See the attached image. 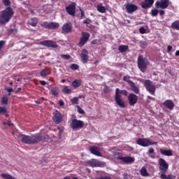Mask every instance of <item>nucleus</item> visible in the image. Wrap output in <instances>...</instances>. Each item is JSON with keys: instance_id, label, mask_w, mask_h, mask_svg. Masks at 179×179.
Returning a JSON list of instances; mask_svg holds the SVG:
<instances>
[{"instance_id": "34", "label": "nucleus", "mask_w": 179, "mask_h": 179, "mask_svg": "<svg viewBox=\"0 0 179 179\" xmlns=\"http://www.w3.org/2000/svg\"><path fill=\"white\" fill-rule=\"evenodd\" d=\"M51 92L54 96H57V94H58L59 90L57 87H52Z\"/></svg>"}, {"instance_id": "43", "label": "nucleus", "mask_w": 179, "mask_h": 179, "mask_svg": "<svg viewBox=\"0 0 179 179\" xmlns=\"http://www.w3.org/2000/svg\"><path fill=\"white\" fill-rule=\"evenodd\" d=\"M139 31L141 34H145V33H146V29H145V27H141L139 29Z\"/></svg>"}, {"instance_id": "28", "label": "nucleus", "mask_w": 179, "mask_h": 179, "mask_svg": "<svg viewBox=\"0 0 179 179\" xmlns=\"http://www.w3.org/2000/svg\"><path fill=\"white\" fill-rule=\"evenodd\" d=\"M96 9L100 13H106V7L103 6L101 4L98 5Z\"/></svg>"}, {"instance_id": "24", "label": "nucleus", "mask_w": 179, "mask_h": 179, "mask_svg": "<svg viewBox=\"0 0 179 179\" xmlns=\"http://www.w3.org/2000/svg\"><path fill=\"white\" fill-rule=\"evenodd\" d=\"M159 152L161 154H162L164 156H173V151L171 150H163L160 149Z\"/></svg>"}, {"instance_id": "32", "label": "nucleus", "mask_w": 179, "mask_h": 179, "mask_svg": "<svg viewBox=\"0 0 179 179\" xmlns=\"http://www.w3.org/2000/svg\"><path fill=\"white\" fill-rule=\"evenodd\" d=\"M172 28L175 30H179V21H175L171 24Z\"/></svg>"}, {"instance_id": "9", "label": "nucleus", "mask_w": 179, "mask_h": 179, "mask_svg": "<svg viewBox=\"0 0 179 179\" xmlns=\"http://www.w3.org/2000/svg\"><path fill=\"white\" fill-rule=\"evenodd\" d=\"M159 171L161 173H166L169 170V164L163 158H160L158 161Z\"/></svg>"}, {"instance_id": "18", "label": "nucleus", "mask_w": 179, "mask_h": 179, "mask_svg": "<svg viewBox=\"0 0 179 179\" xmlns=\"http://www.w3.org/2000/svg\"><path fill=\"white\" fill-rule=\"evenodd\" d=\"M53 121L55 124H59L62 121V115L58 111L54 113Z\"/></svg>"}, {"instance_id": "13", "label": "nucleus", "mask_w": 179, "mask_h": 179, "mask_svg": "<svg viewBox=\"0 0 179 179\" xmlns=\"http://www.w3.org/2000/svg\"><path fill=\"white\" fill-rule=\"evenodd\" d=\"M80 58L83 64H87V61H89V52L86 49H83L81 51Z\"/></svg>"}, {"instance_id": "5", "label": "nucleus", "mask_w": 179, "mask_h": 179, "mask_svg": "<svg viewBox=\"0 0 179 179\" xmlns=\"http://www.w3.org/2000/svg\"><path fill=\"white\" fill-rule=\"evenodd\" d=\"M70 127L73 131H79V129H82L85 127V122L77 119H72Z\"/></svg>"}, {"instance_id": "63", "label": "nucleus", "mask_w": 179, "mask_h": 179, "mask_svg": "<svg viewBox=\"0 0 179 179\" xmlns=\"http://www.w3.org/2000/svg\"><path fill=\"white\" fill-rule=\"evenodd\" d=\"M65 82V80H62V83H64Z\"/></svg>"}, {"instance_id": "49", "label": "nucleus", "mask_w": 179, "mask_h": 179, "mask_svg": "<svg viewBox=\"0 0 179 179\" xmlns=\"http://www.w3.org/2000/svg\"><path fill=\"white\" fill-rule=\"evenodd\" d=\"M92 22V20L87 19L84 21V24H90V23Z\"/></svg>"}, {"instance_id": "22", "label": "nucleus", "mask_w": 179, "mask_h": 179, "mask_svg": "<svg viewBox=\"0 0 179 179\" xmlns=\"http://www.w3.org/2000/svg\"><path fill=\"white\" fill-rule=\"evenodd\" d=\"M164 106L166 107V108H169V110H173V108H174V103H173V101L171 100H166L164 103Z\"/></svg>"}, {"instance_id": "8", "label": "nucleus", "mask_w": 179, "mask_h": 179, "mask_svg": "<svg viewBox=\"0 0 179 179\" xmlns=\"http://www.w3.org/2000/svg\"><path fill=\"white\" fill-rule=\"evenodd\" d=\"M145 87L146 90L150 93V94H155V92H156V87L153 84V83L149 80H147L144 83Z\"/></svg>"}, {"instance_id": "11", "label": "nucleus", "mask_w": 179, "mask_h": 179, "mask_svg": "<svg viewBox=\"0 0 179 179\" xmlns=\"http://www.w3.org/2000/svg\"><path fill=\"white\" fill-rule=\"evenodd\" d=\"M169 0H160V1L155 3V6L157 8H161V9H166V8H169Z\"/></svg>"}, {"instance_id": "37", "label": "nucleus", "mask_w": 179, "mask_h": 179, "mask_svg": "<svg viewBox=\"0 0 179 179\" xmlns=\"http://www.w3.org/2000/svg\"><path fill=\"white\" fill-rule=\"evenodd\" d=\"M71 69H73V71H76V70L79 69V66L78 64H73L71 66Z\"/></svg>"}, {"instance_id": "27", "label": "nucleus", "mask_w": 179, "mask_h": 179, "mask_svg": "<svg viewBox=\"0 0 179 179\" xmlns=\"http://www.w3.org/2000/svg\"><path fill=\"white\" fill-rule=\"evenodd\" d=\"M141 174L143 177H148L149 176V173H148V170L146 169L145 167H143L141 169Z\"/></svg>"}, {"instance_id": "1", "label": "nucleus", "mask_w": 179, "mask_h": 179, "mask_svg": "<svg viewBox=\"0 0 179 179\" xmlns=\"http://www.w3.org/2000/svg\"><path fill=\"white\" fill-rule=\"evenodd\" d=\"M20 141H22L23 143H27V145H34L35 143H38V142L45 141L48 139V136L46 135L45 137L40 134H35L31 136H26L21 134L19 136Z\"/></svg>"}, {"instance_id": "33", "label": "nucleus", "mask_w": 179, "mask_h": 179, "mask_svg": "<svg viewBox=\"0 0 179 179\" xmlns=\"http://www.w3.org/2000/svg\"><path fill=\"white\" fill-rule=\"evenodd\" d=\"M71 92H72V90L66 86L63 89V93H66V94H70Z\"/></svg>"}, {"instance_id": "40", "label": "nucleus", "mask_w": 179, "mask_h": 179, "mask_svg": "<svg viewBox=\"0 0 179 179\" xmlns=\"http://www.w3.org/2000/svg\"><path fill=\"white\" fill-rule=\"evenodd\" d=\"M3 3L5 5V6H9L10 5V1L3 0Z\"/></svg>"}, {"instance_id": "2", "label": "nucleus", "mask_w": 179, "mask_h": 179, "mask_svg": "<svg viewBox=\"0 0 179 179\" xmlns=\"http://www.w3.org/2000/svg\"><path fill=\"white\" fill-rule=\"evenodd\" d=\"M121 94H124V96H128V92L125 90H120V88H116L115 94V100L121 108H125V102L124 101V99Z\"/></svg>"}, {"instance_id": "3", "label": "nucleus", "mask_w": 179, "mask_h": 179, "mask_svg": "<svg viewBox=\"0 0 179 179\" xmlns=\"http://www.w3.org/2000/svg\"><path fill=\"white\" fill-rule=\"evenodd\" d=\"M13 9L10 7H7L3 10L0 15V23H8L13 17Z\"/></svg>"}, {"instance_id": "38", "label": "nucleus", "mask_w": 179, "mask_h": 179, "mask_svg": "<svg viewBox=\"0 0 179 179\" xmlns=\"http://www.w3.org/2000/svg\"><path fill=\"white\" fill-rule=\"evenodd\" d=\"M2 104H8V97L3 96L1 99Z\"/></svg>"}, {"instance_id": "64", "label": "nucleus", "mask_w": 179, "mask_h": 179, "mask_svg": "<svg viewBox=\"0 0 179 179\" xmlns=\"http://www.w3.org/2000/svg\"><path fill=\"white\" fill-rule=\"evenodd\" d=\"M104 92H107V90H104Z\"/></svg>"}, {"instance_id": "62", "label": "nucleus", "mask_w": 179, "mask_h": 179, "mask_svg": "<svg viewBox=\"0 0 179 179\" xmlns=\"http://www.w3.org/2000/svg\"><path fill=\"white\" fill-rule=\"evenodd\" d=\"M98 62H99V61H96V62H94V64H97Z\"/></svg>"}, {"instance_id": "53", "label": "nucleus", "mask_w": 179, "mask_h": 179, "mask_svg": "<svg viewBox=\"0 0 179 179\" xmlns=\"http://www.w3.org/2000/svg\"><path fill=\"white\" fill-rule=\"evenodd\" d=\"M64 104H65V103H64V101H62V100L59 101V106H60V107H62V106H64Z\"/></svg>"}, {"instance_id": "52", "label": "nucleus", "mask_w": 179, "mask_h": 179, "mask_svg": "<svg viewBox=\"0 0 179 179\" xmlns=\"http://www.w3.org/2000/svg\"><path fill=\"white\" fill-rule=\"evenodd\" d=\"M171 50H173V47H171V45H169L167 47V52L170 54V51H171Z\"/></svg>"}, {"instance_id": "20", "label": "nucleus", "mask_w": 179, "mask_h": 179, "mask_svg": "<svg viewBox=\"0 0 179 179\" xmlns=\"http://www.w3.org/2000/svg\"><path fill=\"white\" fill-rule=\"evenodd\" d=\"M138 9V6L134 4H127L126 5V10L128 13H132Z\"/></svg>"}, {"instance_id": "54", "label": "nucleus", "mask_w": 179, "mask_h": 179, "mask_svg": "<svg viewBox=\"0 0 179 179\" xmlns=\"http://www.w3.org/2000/svg\"><path fill=\"white\" fill-rule=\"evenodd\" d=\"M40 83L42 85V86H45V85H47V83L44 80L40 81Z\"/></svg>"}, {"instance_id": "45", "label": "nucleus", "mask_w": 179, "mask_h": 179, "mask_svg": "<svg viewBox=\"0 0 179 179\" xmlns=\"http://www.w3.org/2000/svg\"><path fill=\"white\" fill-rule=\"evenodd\" d=\"M5 45V41H0V51L2 50V48Z\"/></svg>"}, {"instance_id": "25", "label": "nucleus", "mask_w": 179, "mask_h": 179, "mask_svg": "<svg viewBox=\"0 0 179 179\" xmlns=\"http://www.w3.org/2000/svg\"><path fill=\"white\" fill-rule=\"evenodd\" d=\"M129 48L128 47V45H121L119 46L118 50H119L120 52H125L128 51Z\"/></svg>"}, {"instance_id": "36", "label": "nucleus", "mask_w": 179, "mask_h": 179, "mask_svg": "<svg viewBox=\"0 0 179 179\" xmlns=\"http://www.w3.org/2000/svg\"><path fill=\"white\" fill-rule=\"evenodd\" d=\"M151 13L152 16H157L159 14V10H157L156 8H154L151 10Z\"/></svg>"}, {"instance_id": "15", "label": "nucleus", "mask_w": 179, "mask_h": 179, "mask_svg": "<svg viewBox=\"0 0 179 179\" xmlns=\"http://www.w3.org/2000/svg\"><path fill=\"white\" fill-rule=\"evenodd\" d=\"M76 9V3H72L69 6L66 7V10L69 15L71 16H75V10Z\"/></svg>"}, {"instance_id": "57", "label": "nucleus", "mask_w": 179, "mask_h": 179, "mask_svg": "<svg viewBox=\"0 0 179 179\" xmlns=\"http://www.w3.org/2000/svg\"><path fill=\"white\" fill-rule=\"evenodd\" d=\"M81 11V17H83V16H85V12H83V10H80Z\"/></svg>"}, {"instance_id": "6", "label": "nucleus", "mask_w": 179, "mask_h": 179, "mask_svg": "<svg viewBox=\"0 0 179 179\" xmlns=\"http://www.w3.org/2000/svg\"><path fill=\"white\" fill-rule=\"evenodd\" d=\"M112 156L117 160H121L123 163H134L135 158L132 157H121L118 155V152L112 151Z\"/></svg>"}, {"instance_id": "16", "label": "nucleus", "mask_w": 179, "mask_h": 179, "mask_svg": "<svg viewBox=\"0 0 179 179\" xmlns=\"http://www.w3.org/2000/svg\"><path fill=\"white\" fill-rule=\"evenodd\" d=\"M129 106H135L138 103V96L134 94H130L128 96Z\"/></svg>"}, {"instance_id": "55", "label": "nucleus", "mask_w": 179, "mask_h": 179, "mask_svg": "<svg viewBox=\"0 0 179 179\" xmlns=\"http://www.w3.org/2000/svg\"><path fill=\"white\" fill-rule=\"evenodd\" d=\"M141 47H145L146 45H148V44L146 43V42L143 41L141 43Z\"/></svg>"}, {"instance_id": "4", "label": "nucleus", "mask_w": 179, "mask_h": 179, "mask_svg": "<svg viewBox=\"0 0 179 179\" xmlns=\"http://www.w3.org/2000/svg\"><path fill=\"white\" fill-rule=\"evenodd\" d=\"M149 65V60L143 57V56L140 55L138 57V67L141 72H146L148 66Z\"/></svg>"}, {"instance_id": "10", "label": "nucleus", "mask_w": 179, "mask_h": 179, "mask_svg": "<svg viewBox=\"0 0 179 179\" xmlns=\"http://www.w3.org/2000/svg\"><path fill=\"white\" fill-rule=\"evenodd\" d=\"M87 164L91 167H103V166H106V164L104 162H101L96 159H91L88 161Z\"/></svg>"}, {"instance_id": "47", "label": "nucleus", "mask_w": 179, "mask_h": 179, "mask_svg": "<svg viewBox=\"0 0 179 179\" xmlns=\"http://www.w3.org/2000/svg\"><path fill=\"white\" fill-rule=\"evenodd\" d=\"M3 125H8V127H11L13 124L10 121H8L7 122H3Z\"/></svg>"}, {"instance_id": "7", "label": "nucleus", "mask_w": 179, "mask_h": 179, "mask_svg": "<svg viewBox=\"0 0 179 179\" xmlns=\"http://www.w3.org/2000/svg\"><path fill=\"white\" fill-rule=\"evenodd\" d=\"M136 143L143 148H148V146H152V145H157V142L152 141L148 138H138L136 141Z\"/></svg>"}, {"instance_id": "21", "label": "nucleus", "mask_w": 179, "mask_h": 179, "mask_svg": "<svg viewBox=\"0 0 179 179\" xmlns=\"http://www.w3.org/2000/svg\"><path fill=\"white\" fill-rule=\"evenodd\" d=\"M90 152L92 153V155H94L95 156H98L99 157H101L103 156L101 153H100V148L98 147H92L90 148Z\"/></svg>"}, {"instance_id": "35", "label": "nucleus", "mask_w": 179, "mask_h": 179, "mask_svg": "<svg viewBox=\"0 0 179 179\" xmlns=\"http://www.w3.org/2000/svg\"><path fill=\"white\" fill-rule=\"evenodd\" d=\"M40 75L42 76V78H44L48 75V73L47 72V70L43 69L41 71Z\"/></svg>"}, {"instance_id": "58", "label": "nucleus", "mask_w": 179, "mask_h": 179, "mask_svg": "<svg viewBox=\"0 0 179 179\" xmlns=\"http://www.w3.org/2000/svg\"><path fill=\"white\" fill-rule=\"evenodd\" d=\"M176 57H178V55H179V50H177L176 52Z\"/></svg>"}, {"instance_id": "42", "label": "nucleus", "mask_w": 179, "mask_h": 179, "mask_svg": "<svg viewBox=\"0 0 179 179\" xmlns=\"http://www.w3.org/2000/svg\"><path fill=\"white\" fill-rule=\"evenodd\" d=\"M6 92H8V96H10V93H12V92H13V89L10 88V87H6Z\"/></svg>"}, {"instance_id": "50", "label": "nucleus", "mask_w": 179, "mask_h": 179, "mask_svg": "<svg viewBox=\"0 0 179 179\" xmlns=\"http://www.w3.org/2000/svg\"><path fill=\"white\" fill-rule=\"evenodd\" d=\"M165 173H162L160 177L162 179H166L167 178V176H166V174H164Z\"/></svg>"}, {"instance_id": "29", "label": "nucleus", "mask_w": 179, "mask_h": 179, "mask_svg": "<svg viewBox=\"0 0 179 179\" xmlns=\"http://www.w3.org/2000/svg\"><path fill=\"white\" fill-rule=\"evenodd\" d=\"M129 79H131V78L129 77V76H125L123 77V80H124V82H127L128 83V85L129 86H131V85H132L134 82H132L131 80H130Z\"/></svg>"}, {"instance_id": "30", "label": "nucleus", "mask_w": 179, "mask_h": 179, "mask_svg": "<svg viewBox=\"0 0 179 179\" xmlns=\"http://www.w3.org/2000/svg\"><path fill=\"white\" fill-rule=\"evenodd\" d=\"M38 22V20H37V18H34L31 20V21L29 22V24H30L33 27H36V26H37Z\"/></svg>"}, {"instance_id": "51", "label": "nucleus", "mask_w": 179, "mask_h": 179, "mask_svg": "<svg viewBox=\"0 0 179 179\" xmlns=\"http://www.w3.org/2000/svg\"><path fill=\"white\" fill-rule=\"evenodd\" d=\"M166 179H176V176H174L173 175H169V176H166Z\"/></svg>"}, {"instance_id": "31", "label": "nucleus", "mask_w": 179, "mask_h": 179, "mask_svg": "<svg viewBox=\"0 0 179 179\" xmlns=\"http://www.w3.org/2000/svg\"><path fill=\"white\" fill-rule=\"evenodd\" d=\"M130 87H131V90H133L134 93H136V94H138V93H139V89L138 88V87L135 86V83H133V85H131Z\"/></svg>"}, {"instance_id": "61", "label": "nucleus", "mask_w": 179, "mask_h": 179, "mask_svg": "<svg viewBox=\"0 0 179 179\" xmlns=\"http://www.w3.org/2000/svg\"><path fill=\"white\" fill-rule=\"evenodd\" d=\"M10 85H13V83L10 82Z\"/></svg>"}, {"instance_id": "46", "label": "nucleus", "mask_w": 179, "mask_h": 179, "mask_svg": "<svg viewBox=\"0 0 179 179\" xmlns=\"http://www.w3.org/2000/svg\"><path fill=\"white\" fill-rule=\"evenodd\" d=\"M148 153H149V156H150V155L155 153V149L150 148L149 150H148Z\"/></svg>"}, {"instance_id": "17", "label": "nucleus", "mask_w": 179, "mask_h": 179, "mask_svg": "<svg viewBox=\"0 0 179 179\" xmlns=\"http://www.w3.org/2000/svg\"><path fill=\"white\" fill-rule=\"evenodd\" d=\"M39 44H41V45H45V47H52V48H57V47H58L57 43L53 42L52 41H41Z\"/></svg>"}, {"instance_id": "44", "label": "nucleus", "mask_w": 179, "mask_h": 179, "mask_svg": "<svg viewBox=\"0 0 179 179\" xmlns=\"http://www.w3.org/2000/svg\"><path fill=\"white\" fill-rule=\"evenodd\" d=\"M72 103L73 104H78V101H79V99L78 97H74L72 100H71Z\"/></svg>"}, {"instance_id": "60", "label": "nucleus", "mask_w": 179, "mask_h": 179, "mask_svg": "<svg viewBox=\"0 0 179 179\" xmlns=\"http://www.w3.org/2000/svg\"><path fill=\"white\" fill-rule=\"evenodd\" d=\"M35 103H36V104H39L40 103L38 102V101H35Z\"/></svg>"}, {"instance_id": "26", "label": "nucleus", "mask_w": 179, "mask_h": 179, "mask_svg": "<svg viewBox=\"0 0 179 179\" xmlns=\"http://www.w3.org/2000/svg\"><path fill=\"white\" fill-rule=\"evenodd\" d=\"M80 85H82V80H80L76 79V80H74L72 83L73 87H79Z\"/></svg>"}, {"instance_id": "56", "label": "nucleus", "mask_w": 179, "mask_h": 179, "mask_svg": "<svg viewBox=\"0 0 179 179\" xmlns=\"http://www.w3.org/2000/svg\"><path fill=\"white\" fill-rule=\"evenodd\" d=\"M164 13H165V12H164V10H161L159 11V15H160V16H163V15H164Z\"/></svg>"}, {"instance_id": "12", "label": "nucleus", "mask_w": 179, "mask_h": 179, "mask_svg": "<svg viewBox=\"0 0 179 179\" xmlns=\"http://www.w3.org/2000/svg\"><path fill=\"white\" fill-rule=\"evenodd\" d=\"M90 37V34L89 33L83 32L82 37H81L80 43H79L80 47H83V45L86 44V43H87V40H89Z\"/></svg>"}, {"instance_id": "39", "label": "nucleus", "mask_w": 179, "mask_h": 179, "mask_svg": "<svg viewBox=\"0 0 179 179\" xmlns=\"http://www.w3.org/2000/svg\"><path fill=\"white\" fill-rule=\"evenodd\" d=\"M61 57L64 58V59H70L71 55H61Z\"/></svg>"}, {"instance_id": "59", "label": "nucleus", "mask_w": 179, "mask_h": 179, "mask_svg": "<svg viewBox=\"0 0 179 179\" xmlns=\"http://www.w3.org/2000/svg\"><path fill=\"white\" fill-rule=\"evenodd\" d=\"M150 157H152V159H155L154 155H150Z\"/></svg>"}, {"instance_id": "14", "label": "nucleus", "mask_w": 179, "mask_h": 179, "mask_svg": "<svg viewBox=\"0 0 179 179\" xmlns=\"http://www.w3.org/2000/svg\"><path fill=\"white\" fill-rule=\"evenodd\" d=\"M43 27L45 29H58L59 27V24L57 22H43L42 24Z\"/></svg>"}, {"instance_id": "19", "label": "nucleus", "mask_w": 179, "mask_h": 179, "mask_svg": "<svg viewBox=\"0 0 179 179\" xmlns=\"http://www.w3.org/2000/svg\"><path fill=\"white\" fill-rule=\"evenodd\" d=\"M62 31L64 33H71L72 31V23L67 22L63 25Z\"/></svg>"}, {"instance_id": "23", "label": "nucleus", "mask_w": 179, "mask_h": 179, "mask_svg": "<svg viewBox=\"0 0 179 179\" xmlns=\"http://www.w3.org/2000/svg\"><path fill=\"white\" fill-rule=\"evenodd\" d=\"M154 2L155 1L153 0H145L144 2L142 3V6L145 9H146V8H150V6L153 5Z\"/></svg>"}, {"instance_id": "48", "label": "nucleus", "mask_w": 179, "mask_h": 179, "mask_svg": "<svg viewBox=\"0 0 179 179\" xmlns=\"http://www.w3.org/2000/svg\"><path fill=\"white\" fill-rule=\"evenodd\" d=\"M0 113H6V108L0 106Z\"/></svg>"}, {"instance_id": "41", "label": "nucleus", "mask_w": 179, "mask_h": 179, "mask_svg": "<svg viewBox=\"0 0 179 179\" xmlns=\"http://www.w3.org/2000/svg\"><path fill=\"white\" fill-rule=\"evenodd\" d=\"M79 114H85V111L79 106H77Z\"/></svg>"}]
</instances>
